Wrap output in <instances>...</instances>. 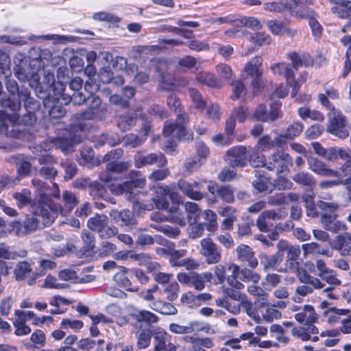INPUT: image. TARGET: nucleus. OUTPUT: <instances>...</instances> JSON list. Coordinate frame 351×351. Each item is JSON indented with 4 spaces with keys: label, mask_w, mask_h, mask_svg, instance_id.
Here are the masks:
<instances>
[{
    "label": "nucleus",
    "mask_w": 351,
    "mask_h": 351,
    "mask_svg": "<svg viewBox=\"0 0 351 351\" xmlns=\"http://www.w3.org/2000/svg\"><path fill=\"white\" fill-rule=\"evenodd\" d=\"M32 185L35 190V201L32 205V213L42 218V222L47 226L53 222L57 217L60 207L55 204L51 197L59 199L60 189L57 184L53 183V186L56 190V193L51 192V187L45 182L34 178L32 180Z\"/></svg>",
    "instance_id": "1"
},
{
    "label": "nucleus",
    "mask_w": 351,
    "mask_h": 351,
    "mask_svg": "<svg viewBox=\"0 0 351 351\" xmlns=\"http://www.w3.org/2000/svg\"><path fill=\"white\" fill-rule=\"evenodd\" d=\"M128 320L133 327L137 349L148 348L153 336L149 327L158 322V317L149 311L135 308L128 313Z\"/></svg>",
    "instance_id": "2"
},
{
    "label": "nucleus",
    "mask_w": 351,
    "mask_h": 351,
    "mask_svg": "<svg viewBox=\"0 0 351 351\" xmlns=\"http://www.w3.org/2000/svg\"><path fill=\"white\" fill-rule=\"evenodd\" d=\"M0 105L12 111L11 114H8L5 110H0V134H5L8 132V123L32 125L36 121L34 113L26 112L22 117L20 116L19 111L21 108V104L18 100L11 98H0Z\"/></svg>",
    "instance_id": "3"
},
{
    "label": "nucleus",
    "mask_w": 351,
    "mask_h": 351,
    "mask_svg": "<svg viewBox=\"0 0 351 351\" xmlns=\"http://www.w3.org/2000/svg\"><path fill=\"white\" fill-rule=\"evenodd\" d=\"M306 57L307 56L304 53L292 52L289 54L291 65L286 62H280L271 66L274 74L284 75L286 78L287 85L292 88L291 93L292 97H295L300 90L299 82L295 81V73L298 70L299 66L306 63Z\"/></svg>",
    "instance_id": "4"
},
{
    "label": "nucleus",
    "mask_w": 351,
    "mask_h": 351,
    "mask_svg": "<svg viewBox=\"0 0 351 351\" xmlns=\"http://www.w3.org/2000/svg\"><path fill=\"white\" fill-rule=\"evenodd\" d=\"M130 180L118 184H112L110 190L116 195H124L125 197L133 203L138 202L136 189H143L146 183L145 178L139 171L129 173Z\"/></svg>",
    "instance_id": "5"
},
{
    "label": "nucleus",
    "mask_w": 351,
    "mask_h": 351,
    "mask_svg": "<svg viewBox=\"0 0 351 351\" xmlns=\"http://www.w3.org/2000/svg\"><path fill=\"white\" fill-rule=\"evenodd\" d=\"M189 122V116L186 113H178L176 122L165 121L163 128V134L165 136H172L178 140L192 141L193 134L186 131L185 124Z\"/></svg>",
    "instance_id": "6"
},
{
    "label": "nucleus",
    "mask_w": 351,
    "mask_h": 351,
    "mask_svg": "<svg viewBox=\"0 0 351 351\" xmlns=\"http://www.w3.org/2000/svg\"><path fill=\"white\" fill-rule=\"evenodd\" d=\"M134 164L137 169L152 165L162 168L167 165V160L165 154L160 152L145 154L143 151H138L134 156Z\"/></svg>",
    "instance_id": "7"
},
{
    "label": "nucleus",
    "mask_w": 351,
    "mask_h": 351,
    "mask_svg": "<svg viewBox=\"0 0 351 351\" xmlns=\"http://www.w3.org/2000/svg\"><path fill=\"white\" fill-rule=\"evenodd\" d=\"M292 162L293 159L289 154L278 150L269 156L267 169L269 171L276 170L277 174H281L289 170Z\"/></svg>",
    "instance_id": "8"
},
{
    "label": "nucleus",
    "mask_w": 351,
    "mask_h": 351,
    "mask_svg": "<svg viewBox=\"0 0 351 351\" xmlns=\"http://www.w3.org/2000/svg\"><path fill=\"white\" fill-rule=\"evenodd\" d=\"M221 252V247L211 239L204 238L201 240L199 253L204 256L207 264L214 265L219 263L222 258Z\"/></svg>",
    "instance_id": "9"
},
{
    "label": "nucleus",
    "mask_w": 351,
    "mask_h": 351,
    "mask_svg": "<svg viewBox=\"0 0 351 351\" xmlns=\"http://www.w3.org/2000/svg\"><path fill=\"white\" fill-rule=\"evenodd\" d=\"M328 115L327 131L341 138L348 136V131L346 128V117L335 108H332V111H330Z\"/></svg>",
    "instance_id": "10"
},
{
    "label": "nucleus",
    "mask_w": 351,
    "mask_h": 351,
    "mask_svg": "<svg viewBox=\"0 0 351 351\" xmlns=\"http://www.w3.org/2000/svg\"><path fill=\"white\" fill-rule=\"evenodd\" d=\"M123 151L121 149H116L107 153L104 158L106 164V171L108 173H120L127 171L131 164L128 161H118L121 158Z\"/></svg>",
    "instance_id": "11"
},
{
    "label": "nucleus",
    "mask_w": 351,
    "mask_h": 351,
    "mask_svg": "<svg viewBox=\"0 0 351 351\" xmlns=\"http://www.w3.org/2000/svg\"><path fill=\"white\" fill-rule=\"evenodd\" d=\"M206 183V180L199 181H194L189 182V181L180 179L178 181L177 185L178 189L188 197L193 200L199 201L203 199L204 194L200 191L204 184Z\"/></svg>",
    "instance_id": "12"
},
{
    "label": "nucleus",
    "mask_w": 351,
    "mask_h": 351,
    "mask_svg": "<svg viewBox=\"0 0 351 351\" xmlns=\"http://www.w3.org/2000/svg\"><path fill=\"white\" fill-rule=\"evenodd\" d=\"M154 351H176V346L170 342V335L162 328L153 329Z\"/></svg>",
    "instance_id": "13"
},
{
    "label": "nucleus",
    "mask_w": 351,
    "mask_h": 351,
    "mask_svg": "<svg viewBox=\"0 0 351 351\" xmlns=\"http://www.w3.org/2000/svg\"><path fill=\"white\" fill-rule=\"evenodd\" d=\"M226 34L232 37L246 36L250 41L260 46L269 45L271 43V37L264 32H258L252 34H249L246 29L234 28L226 31Z\"/></svg>",
    "instance_id": "14"
},
{
    "label": "nucleus",
    "mask_w": 351,
    "mask_h": 351,
    "mask_svg": "<svg viewBox=\"0 0 351 351\" xmlns=\"http://www.w3.org/2000/svg\"><path fill=\"white\" fill-rule=\"evenodd\" d=\"M317 206L322 211L321 214V223L324 229H326L337 219V215L335 212L339 208V204L335 202L319 201L317 203Z\"/></svg>",
    "instance_id": "15"
},
{
    "label": "nucleus",
    "mask_w": 351,
    "mask_h": 351,
    "mask_svg": "<svg viewBox=\"0 0 351 351\" xmlns=\"http://www.w3.org/2000/svg\"><path fill=\"white\" fill-rule=\"evenodd\" d=\"M63 98L64 97L62 93L58 92L50 100H45L43 106L51 118L58 119L65 114L66 110L63 108V105L65 104L61 102Z\"/></svg>",
    "instance_id": "16"
},
{
    "label": "nucleus",
    "mask_w": 351,
    "mask_h": 351,
    "mask_svg": "<svg viewBox=\"0 0 351 351\" xmlns=\"http://www.w3.org/2000/svg\"><path fill=\"white\" fill-rule=\"evenodd\" d=\"M279 105L276 103L269 112L265 104H259L254 112L255 119L261 122H272L276 120L280 117Z\"/></svg>",
    "instance_id": "17"
},
{
    "label": "nucleus",
    "mask_w": 351,
    "mask_h": 351,
    "mask_svg": "<svg viewBox=\"0 0 351 351\" xmlns=\"http://www.w3.org/2000/svg\"><path fill=\"white\" fill-rule=\"evenodd\" d=\"M246 147L237 146L226 152V162L232 167H244L246 165Z\"/></svg>",
    "instance_id": "18"
},
{
    "label": "nucleus",
    "mask_w": 351,
    "mask_h": 351,
    "mask_svg": "<svg viewBox=\"0 0 351 351\" xmlns=\"http://www.w3.org/2000/svg\"><path fill=\"white\" fill-rule=\"evenodd\" d=\"M237 258L240 262L246 263L247 266L255 269L258 265V261L254 252L247 245L241 244L236 250Z\"/></svg>",
    "instance_id": "19"
},
{
    "label": "nucleus",
    "mask_w": 351,
    "mask_h": 351,
    "mask_svg": "<svg viewBox=\"0 0 351 351\" xmlns=\"http://www.w3.org/2000/svg\"><path fill=\"white\" fill-rule=\"evenodd\" d=\"M177 278L180 283L194 287L197 291H201L205 287L204 277L197 273H179Z\"/></svg>",
    "instance_id": "20"
},
{
    "label": "nucleus",
    "mask_w": 351,
    "mask_h": 351,
    "mask_svg": "<svg viewBox=\"0 0 351 351\" xmlns=\"http://www.w3.org/2000/svg\"><path fill=\"white\" fill-rule=\"evenodd\" d=\"M138 110H130L125 114H120L116 117L117 125L122 132L130 130L136 123Z\"/></svg>",
    "instance_id": "21"
},
{
    "label": "nucleus",
    "mask_w": 351,
    "mask_h": 351,
    "mask_svg": "<svg viewBox=\"0 0 351 351\" xmlns=\"http://www.w3.org/2000/svg\"><path fill=\"white\" fill-rule=\"evenodd\" d=\"M332 249L339 252L342 256H351V234L338 235L330 243Z\"/></svg>",
    "instance_id": "22"
},
{
    "label": "nucleus",
    "mask_w": 351,
    "mask_h": 351,
    "mask_svg": "<svg viewBox=\"0 0 351 351\" xmlns=\"http://www.w3.org/2000/svg\"><path fill=\"white\" fill-rule=\"evenodd\" d=\"M39 219L36 217H27L23 222L14 221L13 229L18 236L28 234L35 231L38 226Z\"/></svg>",
    "instance_id": "23"
},
{
    "label": "nucleus",
    "mask_w": 351,
    "mask_h": 351,
    "mask_svg": "<svg viewBox=\"0 0 351 351\" xmlns=\"http://www.w3.org/2000/svg\"><path fill=\"white\" fill-rule=\"evenodd\" d=\"M309 169L317 175L324 176H337L338 173L328 169L326 164L315 157L310 156L307 159Z\"/></svg>",
    "instance_id": "24"
},
{
    "label": "nucleus",
    "mask_w": 351,
    "mask_h": 351,
    "mask_svg": "<svg viewBox=\"0 0 351 351\" xmlns=\"http://www.w3.org/2000/svg\"><path fill=\"white\" fill-rule=\"evenodd\" d=\"M107 111V106L106 104H104L92 110H87L80 114H77L76 116L77 119L82 121L96 120L101 121L106 119Z\"/></svg>",
    "instance_id": "25"
},
{
    "label": "nucleus",
    "mask_w": 351,
    "mask_h": 351,
    "mask_svg": "<svg viewBox=\"0 0 351 351\" xmlns=\"http://www.w3.org/2000/svg\"><path fill=\"white\" fill-rule=\"evenodd\" d=\"M276 248L282 254V259L284 258L285 252H287V258L291 261H297L301 253L298 245H292L284 239H281L277 243Z\"/></svg>",
    "instance_id": "26"
},
{
    "label": "nucleus",
    "mask_w": 351,
    "mask_h": 351,
    "mask_svg": "<svg viewBox=\"0 0 351 351\" xmlns=\"http://www.w3.org/2000/svg\"><path fill=\"white\" fill-rule=\"evenodd\" d=\"M14 99L18 100L20 102L23 101L26 112H29L30 113L35 114V112L38 110L40 108V103L31 97V91L28 88L22 86L20 97Z\"/></svg>",
    "instance_id": "27"
},
{
    "label": "nucleus",
    "mask_w": 351,
    "mask_h": 351,
    "mask_svg": "<svg viewBox=\"0 0 351 351\" xmlns=\"http://www.w3.org/2000/svg\"><path fill=\"white\" fill-rule=\"evenodd\" d=\"M32 77L34 78L35 82L37 83L34 90L36 96L43 99V105L45 104V101L47 99L50 100L53 96H55L58 93H56V87H49L46 86L45 84L38 83L39 77L36 74H32Z\"/></svg>",
    "instance_id": "28"
},
{
    "label": "nucleus",
    "mask_w": 351,
    "mask_h": 351,
    "mask_svg": "<svg viewBox=\"0 0 351 351\" xmlns=\"http://www.w3.org/2000/svg\"><path fill=\"white\" fill-rule=\"evenodd\" d=\"M260 260L264 271H267L270 269L276 268L282 262V254L280 253L279 250L273 255L263 253L260 256Z\"/></svg>",
    "instance_id": "29"
},
{
    "label": "nucleus",
    "mask_w": 351,
    "mask_h": 351,
    "mask_svg": "<svg viewBox=\"0 0 351 351\" xmlns=\"http://www.w3.org/2000/svg\"><path fill=\"white\" fill-rule=\"evenodd\" d=\"M295 319L300 323L305 324H313L316 322L318 316L315 312L314 308L311 305H305L302 312L295 315Z\"/></svg>",
    "instance_id": "30"
},
{
    "label": "nucleus",
    "mask_w": 351,
    "mask_h": 351,
    "mask_svg": "<svg viewBox=\"0 0 351 351\" xmlns=\"http://www.w3.org/2000/svg\"><path fill=\"white\" fill-rule=\"evenodd\" d=\"M62 198L64 202V207L57 204L60 207L58 213H60L63 215H66L67 213L71 212L75 206L77 205L79 201L73 193L68 191H64L63 192Z\"/></svg>",
    "instance_id": "31"
},
{
    "label": "nucleus",
    "mask_w": 351,
    "mask_h": 351,
    "mask_svg": "<svg viewBox=\"0 0 351 351\" xmlns=\"http://www.w3.org/2000/svg\"><path fill=\"white\" fill-rule=\"evenodd\" d=\"M110 216L117 223L120 222V225L122 226H129L135 223L133 214L129 210H123L121 211L112 210L110 213Z\"/></svg>",
    "instance_id": "32"
},
{
    "label": "nucleus",
    "mask_w": 351,
    "mask_h": 351,
    "mask_svg": "<svg viewBox=\"0 0 351 351\" xmlns=\"http://www.w3.org/2000/svg\"><path fill=\"white\" fill-rule=\"evenodd\" d=\"M149 307L154 311L162 315H174L178 313L177 308L171 303L156 300L149 304Z\"/></svg>",
    "instance_id": "33"
},
{
    "label": "nucleus",
    "mask_w": 351,
    "mask_h": 351,
    "mask_svg": "<svg viewBox=\"0 0 351 351\" xmlns=\"http://www.w3.org/2000/svg\"><path fill=\"white\" fill-rule=\"evenodd\" d=\"M119 271L114 276V280L119 284L121 287L125 288L128 291H136L138 289L137 287H134L132 286L130 280L126 276V274L128 272V269L125 267H119Z\"/></svg>",
    "instance_id": "34"
},
{
    "label": "nucleus",
    "mask_w": 351,
    "mask_h": 351,
    "mask_svg": "<svg viewBox=\"0 0 351 351\" xmlns=\"http://www.w3.org/2000/svg\"><path fill=\"white\" fill-rule=\"evenodd\" d=\"M108 223L109 219L106 215L96 214L88 220L87 226L91 230L98 232L104 228Z\"/></svg>",
    "instance_id": "35"
},
{
    "label": "nucleus",
    "mask_w": 351,
    "mask_h": 351,
    "mask_svg": "<svg viewBox=\"0 0 351 351\" xmlns=\"http://www.w3.org/2000/svg\"><path fill=\"white\" fill-rule=\"evenodd\" d=\"M32 271L31 264L27 261L17 263L14 269V274L17 281L25 280Z\"/></svg>",
    "instance_id": "36"
},
{
    "label": "nucleus",
    "mask_w": 351,
    "mask_h": 351,
    "mask_svg": "<svg viewBox=\"0 0 351 351\" xmlns=\"http://www.w3.org/2000/svg\"><path fill=\"white\" fill-rule=\"evenodd\" d=\"M27 251L20 250L10 251V247L4 243H0V259L15 260L18 258H25L27 256Z\"/></svg>",
    "instance_id": "37"
},
{
    "label": "nucleus",
    "mask_w": 351,
    "mask_h": 351,
    "mask_svg": "<svg viewBox=\"0 0 351 351\" xmlns=\"http://www.w3.org/2000/svg\"><path fill=\"white\" fill-rule=\"evenodd\" d=\"M256 180L252 182L255 189L259 192L267 191L268 188L269 177L263 170H255Z\"/></svg>",
    "instance_id": "38"
},
{
    "label": "nucleus",
    "mask_w": 351,
    "mask_h": 351,
    "mask_svg": "<svg viewBox=\"0 0 351 351\" xmlns=\"http://www.w3.org/2000/svg\"><path fill=\"white\" fill-rule=\"evenodd\" d=\"M199 325L197 321L189 322L186 326H181L178 324L172 323L169 325V330L175 334L184 335L194 332Z\"/></svg>",
    "instance_id": "39"
},
{
    "label": "nucleus",
    "mask_w": 351,
    "mask_h": 351,
    "mask_svg": "<svg viewBox=\"0 0 351 351\" xmlns=\"http://www.w3.org/2000/svg\"><path fill=\"white\" fill-rule=\"evenodd\" d=\"M98 78L104 84L113 83L115 85H121L124 82L122 76L117 75L114 77L111 71L105 69L100 71L98 74Z\"/></svg>",
    "instance_id": "40"
},
{
    "label": "nucleus",
    "mask_w": 351,
    "mask_h": 351,
    "mask_svg": "<svg viewBox=\"0 0 351 351\" xmlns=\"http://www.w3.org/2000/svg\"><path fill=\"white\" fill-rule=\"evenodd\" d=\"M145 141V138L138 136L134 133H130L121 138L123 146L126 148H136L141 146Z\"/></svg>",
    "instance_id": "41"
},
{
    "label": "nucleus",
    "mask_w": 351,
    "mask_h": 351,
    "mask_svg": "<svg viewBox=\"0 0 351 351\" xmlns=\"http://www.w3.org/2000/svg\"><path fill=\"white\" fill-rule=\"evenodd\" d=\"M13 197L16 200L19 207H23L29 204L32 208V205L34 203L36 202L35 199H32L31 191L27 189H24L20 192L15 193Z\"/></svg>",
    "instance_id": "42"
},
{
    "label": "nucleus",
    "mask_w": 351,
    "mask_h": 351,
    "mask_svg": "<svg viewBox=\"0 0 351 351\" xmlns=\"http://www.w3.org/2000/svg\"><path fill=\"white\" fill-rule=\"evenodd\" d=\"M292 180L298 184L309 188H313L316 185V181L314 177L311 174L304 171L295 173L292 177Z\"/></svg>",
    "instance_id": "43"
},
{
    "label": "nucleus",
    "mask_w": 351,
    "mask_h": 351,
    "mask_svg": "<svg viewBox=\"0 0 351 351\" xmlns=\"http://www.w3.org/2000/svg\"><path fill=\"white\" fill-rule=\"evenodd\" d=\"M185 210L188 213V221L191 225L196 223L199 220L201 210L196 203L186 202L184 203Z\"/></svg>",
    "instance_id": "44"
},
{
    "label": "nucleus",
    "mask_w": 351,
    "mask_h": 351,
    "mask_svg": "<svg viewBox=\"0 0 351 351\" xmlns=\"http://www.w3.org/2000/svg\"><path fill=\"white\" fill-rule=\"evenodd\" d=\"M195 80L202 84L212 88L221 87L220 82L215 77V76L209 73L201 72L196 75Z\"/></svg>",
    "instance_id": "45"
},
{
    "label": "nucleus",
    "mask_w": 351,
    "mask_h": 351,
    "mask_svg": "<svg viewBox=\"0 0 351 351\" xmlns=\"http://www.w3.org/2000/svg\"><path fill=\"white\" fill-rule=\"evenodd\" d=\"M302 248L305 255L313 254H322L326 255L328 257L332 256V252L328 250L322 248L317 243L312 242L310 243L303 244Z\"/></svg>",
    "instance_id": "46"
},
{
    "label": "nucleus",
    "mask_w": 351,
    "mask_h": 351,
    "mask_svg": "<svg viewBox=\"0 0 351 351\" xmlns=\"http://www.w3.org/2000/svg\"><path fill=\"white\" fill-rule=\"evenodd\" d=\"M62 93L64 98L62 99L61 102L64 103V104H69L70 102H72L74 105L80 106L86 103L87 97L82 92H75L71 95L68 93Z\"/></svg>",
    "instance_id": "47"
},
{
    "label": "nucleus",
    "mask_w": 351,
    "mask_h": 351,
    "mask_svg": "<svg viewBox=\"0 0 351 351\" xmlns=\"http://www.w3.org/2000/svg\"><path fill=\"white\" fill-rule=\"evenodd\" d=\"M189 95L194 106L197 109L203 110L205 108L206 106V101L203 98L202 94L197 89L194 88H189Z\"/></svg>",
    "instance_id": "48"
},
{
    "label": "nucleus",
    "mask_w": 351,
    "mask_h": 351,
    "mask_svg": "<svg viewBox=\"0 0 351 351\" xmlns=\"http://www.w3.org/2000/svg\"><path fill=\"white\" fill-rule=\"evenodd\" d=\"M282 280V276L275 273H269L266 275L262 281V286L267 291H271L276 287Z\"/></svg>",
    "instance_id": "49"
},
{
    "label": "nucleus",
    "mask_w": 351,
    "mask_h": 351,
    "mask_svg": "<svg viewBox=\"0 0 351 351\" xmlns=\"http://www.w3.org/2000/svg\"><path fill=\"white\" fill-rule=\"evenodd\" d=\"M204 164L201 158L193 156L187 158L184 163V171L189 174L197 171L199 167Z\"/></svg>",
    "instance_id": "50"
},
{
    "label": "nucleus",
    "mask_w": 351,
    "mask_h": 351,
    "mask_svg": "<svg viewBox=\"0 0 351 351\" xmlns=\"http://www.w3.org/2000/svg\"><path fill=\"white\" fill-rule=\"evenodd\" d=\"M298 278L301 282L310 285L315 289H322L324 287V284L319 279L309 275L305 271L299 274Z\"/></svg>",
    "instance_id": "51"
},
{
    "label": "nucleus",
    "mask_w": 351,
    "mask_h": 351,
    "mask_svg": "<svg viewBox=\"0 0 351 351\" xmlns=\"http://www.w3.org/2000/svg\"><path fill=\"white\" fill-rule=\"evenodd\" d=\"M88 193L94 199H102L106 195V189L98 181H92L88 189Z\"/></svg>",
    "instance_id": "52"
},
{
    "label": "nucleus",
    "mask_w": 351,
    "mask_h": 351,
    "mask_svg": "<svg viewBox=\"0 0 351 351\" xmlns=\"http://www.w3.org/2000/svg\"><path fill=\"white\" fill-rule=\"evenodd\" d=\"M217 217V214L210 210H206L204 212V218L206 222L203 223L206 229L209 232H215L217 230L218 228Z\"/></svg>",
    "instance_id": "53"
},
{
    "label": "nucleus",
    "mask_w": 351,
    "mask_h": 351,
    "mask_svg": "<svg viewBox=\"0 0 351 351\" xmlns=\"http://www.w3.org/2000/svg\"><path fill=\"white\" fill-rule=\"evenodd\" d=\"M214 346L213 341L210 337L198 338L194 344L191 345L189 351H206L205 348H211Z\"/></svg>",
    "instance_id": "54"
},
{
    "label": "nucleus",
    "mask_w": 351,
    "mask_h": 351,
    "mask_svg": "<svg viewBox=\"0 0 351 351\" xmlns=\"http://www.w3.org/2000/svg\"><path fill=\"white\" fill-rule=\"evenodd\" d=\"M60 165L64 170V180H71L77 175L78 169L75 162L65 160L61 162Z\"/></svg>",
    "instance_id": "55"
},
{
    "label": "nucleus",
    "mask_w": 351,
    "mask_h": 351,
    "mask_svg": "<svg viewBox=\"0 0 351 351\" xmlns=\"http://www.w3.org/2000/svg\"><path fill=\"white\" fill-rule=\"evenodd\" d=\"M262 64L261 57L256 56L253 58L247 63L245 66V71L250 75L254 77L258 75V69Z\"/></svg>",
    "instance_id": "56"
},
{
    "label": "nucleus",
    "mask_w": 351,
    "mask_h": 351,
    "mask_svg": "<svg viewBox=\"0 0 351 351\" xmlns=\"http://www.w3.org/2000/svg\"><path fill=\"white\" fill-rule=\"evenodd\" d=\"M217 197L227 203H232L234 200V190L232 186L226 184L219 186Z\"/></svg>",
    "instance_id": "57"
},
{
    "label": "nucleus",
    "mask_w": 351,
    "mask_h": 351,
    "mask_svg": "<svg viewBox=\"0 0 351 351\" xmlns=\"http://www.w3.org/2000/svg\"><path fill=\"white\" fill-rule=\"evenodd\" d=\"M5 87L7 90L10 94V97L8 98L11 99H19L21 91V88H19L18 83L14 79L5 77Z\"/></svg>",
    "instance_id": "58"
},
{
    "label": "nucleus",
    "mask_w": 351,
    "mask_h": 351,
    "mask_svg": "<svg viewBox=\"0 0 351 351\" xmlns=\"http://www.w3.org/2000/svg\"><path fill=\"white\" fill-rule=\"evenodd\" d=\"M151 226L155 230L163 232L169 238H176L180 234V230L178 228L169 225H152Z\"/></svg>",
    "instance_id": "59"
},
{
    "label": "nucleus",
    "mask_w": 351,
    "mask_h": 351,
    "mask_svg": "<svg viewBox=\"0 0 351 351\" xmlns=\"http://www.w3.org/2000/svg\"><path fill=\"white\" fill-rule=\"evenodd\" d=\"M274 140L269 135H264L261 137L256 143V149L260 152L270 150L274 147Z\"/></svg>",
    "instance_id": "60"
},
{
    "label": "nucleus",
    "mask_w": 351,
    "mask_h": 351,
    "mask_svg": "<svg viewBox=\"0 0 351 351\" xmlns=\"http://www.w3.org/2000/svg\"><path fill=\"white\" fill-rule=\"evenodd\" d=\"M304 130V125L300 122H294L285 131L287 139L293 140L298 136Z\"/></svg>",
    "instance_id": "61"
},
{
    "label": "nucleus",
    "mask_w": 351,
    "mask_h": 351,
    "mask_svg": "<svg viewBox=\"0 0 351 351\" xmlns=\"http://www.w3.org/2000/svg\"><path fill=\"white\" fill-rule=\"evenodd\" d=\"M292 12L296 17L305 19L308 21L311 19L318 17L317 13L308 7H300L296 10L292 11Z\"/></svg>",
    "instance_id": "62"
},
{
    "label": "nucleus",
    "mask_w": 351,
    "mask_h": 351,
    "mask_svg": "<svg viewBox=\"0 0 351 351\" xmlns=\"http://www.w3.org/2000/svg\"><path fill=\"white\" fill-rule=\"evenodd\" d=\"M81 237L84 245L85 252L90 254L95 247V238L94 235L91 232L86 231L82 232Z\"/></svg>",
    "instance_id": "63"
},
{
    "label": "nucleus",
    "mask_w": 351,
    "mask_h": 351,
    "mask_svg": "<svg viewBox=\"0 0 351 351\" xmlns=\"http://www.w3.org/2000/svg\"><path fill=\"white\" fill-rule=\"evenodd\" d=\"M239 278L243 282H252L256 284L261 279V275L250 269L244 268L241 270Z\"/></svg>",
    "instance_id": "64"
}]
</instances>
